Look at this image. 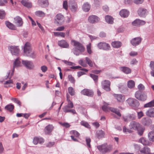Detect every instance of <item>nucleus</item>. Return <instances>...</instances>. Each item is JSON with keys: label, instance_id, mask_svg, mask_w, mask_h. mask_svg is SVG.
<instances>
[{"label": "nucleus", "instance_id": "49530a36", "mask_svg": "<svg viewBox=\"0 0 154 154\" xmlns=\"http://www.w3.org/2000/svg\"><path fill=\"white\" fill-rule=\"evenodd\" d=\"M68 90L69 94L71 96H74L75 94V91L74 88L70 87L68 88Z\"/></svg>", "mask_w": 154, "mask_h": 154}, {"label": "nucleus", "instance_id": "ddd939ff", "mask_svg": "<svg viewBox=\"0 0 154 154\" xmlns=\"http://www.w3.org/2000/svg\"><path fill=\"white\" fill-rule=\"evenodd\" d=\"M110 81L108 80H105L102 82L103 88L107 91H109L110 90Z\"/></svg>", "mask_w": 154, "mask_h": 154}, {"label": "nucleus", "instance_id": "a211bd4d", "mask_svg": "<svg viewBox=\"0 0 154 154\" xmlns=\"http://www.w3.org/2000/svg\"><path fill=\"white\" fill-rule=\"evenodd\" d=\"M114 96L117 101L119 102L123 103L125 100V97L123 95L115 94H114Z\"/></svg>", "mask_w": 154, "mask_h": 154}, {"label": "nucleus", "instance_id": "052dcab7", "mask_svg": "<svg viewBox=\"0 0 154 154\" xmlns=\"http://www.w3.org/2000/svg\"><path fill=\"white\" fill-rule=\"evenodd\" d=\"M5 13L4 11L0 10V18L2 19L5 17Z\"/></svg>", "mask_w": 154, "mask_h": 154}, {"label": "nucleus", "instance_id": "bb28decb", "mask_svg": "<svg viewBox=\"0 0 154 154\" xmlns=\"http://www.w3.org/2000/svg\"><path fill=\"white\" fill-rule=\"evenodd\" d=\"M109 110L111 112L115 113L118 116L121 117V114L120 113L119 109L117 108H115L113 107H109Z\"/></svg>", "mask_w": 154, "mask_h": 154}, {"label": "nucleus", "instance_id": "4468645a", "mask_svg": "<svg viewBox=\"0 0 154 154\" xmlns=\"http://www.w3.org/2000/svg\"><path fill=\"white\" fill-rule=\"evenodd\" d=\"M22 63L27 68L31 69L34 67V65L31 61L28 60H22Z\"/></svg>", "mask_w": 154, "mask_h": 154}, {"label": "nucleus", "instance_id": "6e6d98bb", "mask_svg": "<svg viewBox=\"0 0 154 154\" xmlns=\"http://www.w3.org/2000/svg\"><path fill=\"white\" fill-rule=\"evenodd\" d=\"M68 78L69 80L72 83L74 84L75 80V78L73 77L72 75H69L68 76Z\"/></svg>", "mask_w": 154, "mask_h": 154}, {"label": "nucleus", "instance_id": "864d4df0", "mask_svg": "<svg viewBox=\"0 0 154 154\" xmlns=\"http://www.w3.org/2000/svg\"><path fill=\"white\" fill-rule=\"evenodd\" d=\"M91 43H89L86 46L87 51L89 54H91L92 53V51L91 50Z\"/></svg>", "mask_w": 154, "mask_h": 154}, {"label": "nucleus", "instance_id": "4d7b16f0", "mask_svg": "<svg viewBox=\"0 0 154 154\" xmlns=\"http://www.w3.org/2000/svg\"><path fill=\"white\" fill-rule=\"evenodd\" d=\"M78 63L79 64L84 67H86L87 66V63L83 61V59L80 60L78 61Z\"/></svg>", "mask_w": 154, "mask_h": 154}, {"label": "nucleus", "instance_id": "7ed1b4c3", "mask_svg": "<svg viewBox=\"0 0 154 154\" xmlns=\"http://www.w3.org/2000/svg\"><path fill=\"white\" fill-rule=\"evenodd\" d=\"M135 97L137 99L141 101L146 100L147 97L146 93L140 91H137L136 92Z\"/></svg>", "mask_w": 154, "mask_h": 154}, {"label": "nucleus", "instance_id": "2eb2a0df", "mask_svg": "<svg viewBox=\"0 0 154 154\" xmlns=\"http://www.w3.org/2000/svg\"><path fill=\"white\" fill-rule=\"evenodd\" d=\"M31 51V48L30 43L27 42L25 45L24 48V52L26 55L28 56Z\"/></svg>", "mask_w": 154, "mask_h": 154}, {"label": "nucleus", "instance_id": "680f3d73", "mask_svg": "<svg viewBox=\"0 0 154 154\" xmlns=\"http://www.w3.org/2000/svg\"><path fill=\"white\" fill-rule=\"evenodd\" d=\"M60 124L62 126L65 127L66 128H68L70 126V125L68 123L66 122H60Z\"/></svg>", "mask_w": 154, "mask_h": 154}, {"label": "nucleus", "instance_id": "1a4fd4ad", "mask_svg": "<svg viewBox=\"0 0 154 154\" xmlns=\"http://www.w3.org/2000/svg\"><path fill=\"white\" fill-rule=\"evenodd\" d=\"M97 46L100 49L105 51L109 50L111 48L110 45L105 42H100L98 44Z\"/></svg>", "mask_w": 154, "mask_h": 154}, {"label": "nucleus", "instance_id": "c756f323", "mask_svg": "<svg viewBox=\"0 0 154 154\" xmlns=\"http://www.w3.org/2000/svg\"><path fill=\"white\" fill-rule=\"evenodd\" d=\"M129 14V12L127 10L123 9L121 10L120 12V15L122 17H127Z\"/></svg>", "mask_w": 154, "mask_h": 154}, {"label": "nucleus", "instance_id": "58836bf2", "mask_svg": "<svg viewBox=\"0 0 154 154\" xmlns=\"http://www.w3.org/2000/svg\"><path fill=\"white\" fill-rule=\"evenodd\" d=\"M154 106V100L150 102L145 104L144 106V107H149Z\"/></svg>", "mask_w": 154, "mask_h": 154}, {"label": "nucleus", "instance_id": "b1692460", "mask_svg": "<svg viewBox=\"0 0 154 154\" xmlns=\"http://www.w3.org/2000/svg\"><path fill=\"white\" fill-rule=\"evenodd\" d=\"M54 127L52 125H49L46 126L45 128L44 131L45 134H50L53 130Z\"/></svg>", "mask_w": 154, "mask_h": 154}, {"label": "nucleus", "instance_id": "c9c22d12", "mask_svg": "<svg viewBox=\"0 0 154 154\" xmlns=\"http://www.w3.org/2000/svg\"><path fill=\"white\" fill-rule=\"evenodd\" d=\"M5 23L6 26L9 29L12 30L16 29V27L15 26L11 23L8 21H6Z\"/></svg>", "mask_w": 154, "mask_h": 154}, {"label": "nucleus", "instance_id": "37998d69", "mask_svg": "<svg viewBox=\"0 0 154 154\" xmlns=\"http://www.w3.org/2000/svg\"><path fill=\"white\" fill-rule=\"evenodd\" d=\"M85 60L87 63L88 65L91 67H93V62L88 57H85Z\"/></svg>", "mask_w": 154, "mask_h": 154}, {"label": "nucleus", "instance_id": "f257e3e1", "mask_svg": "<svg viewBox=\"0 0 154 154\" xmlns=\"http://www.w3.org/2000/svg\"><path fill=\"white\" fill-rule=\"evenodd\" d=\"M141 125L138 122L136 121H132L130 124L129 127L130 130L127 129L125 127L123 128V131L124 132H128L131 133L132 132L131 130H136L140 127Z\"/></svg>", "mask_w": 154, "mask_h": 154}, {"label": "nucleus", "instance_id": "0eeeda50", "mask_svg": "<svg viewBox=\"0 0 154 154\" xmlns=\"http://www.w3.org/2000/svg\"><path fill=\"white\" fill-rule=\"evenodd\" d=\"M65 20L64 16L61 14H57L56 16L55 19V23L59 25L63 24Z\"/></svg>", "mask_w": 154, "mask_h": 154}, {"label": "nucleus", "instance_id": "393cba45", "mask_svg": "<svg viewBox=\"0 0 154 154\" xmlns=\"http://www.w3.org/2000/svg\"><path fill=\"white\" fill-rule=\"evenodd\" d=\"M146 115L150 117H154V108H151L147 110L146 112Z\"/></svg>", "mask_w": 154, "mask_h": 154}, {"label": "nucleus", "instance_id": "a18cd8bd", "mask_svg": "<svg viewBox=\"0 0 154 154\" xmlns=\"http://www.w3.org/2000/svg\"><path fill=\"white\" fill-rule=\"evenodd\" d=\"M148 137L150 140L154 141V131H151L148 134Z\"/></svg>", "mask_w": 154, "mask_h": 154}, {"label": "nucleus", "instance_id": "f8f14e48", "mask_svg": "<svg viewBox=\"0 0 154 154\" xmlns=\"http://www.w3.org/2000/svg\"><path fill=\"white\" fill-rule=\"evenodd\" d=\"M81 93L83 95L89 97H92L94 95V92L92 90L87 88L82 90Z\"/></svg>", "mask_w": 154, "mask_h": 154}, {"label": "nucleus", "instance_id": "cd10ccee", "mask_svg": "<svg viewBox=\"0 0 154 154\" xmlns=\"http://www.w3.org/2000/svg\"><path fill=\"white\" fill-rule=\"evenodd\" d=\"M109 110L111 112L115 113L118 116L121 117V114L120 113L119 109L117 108H115L113 107H109Z\"/></svg>", "mask_w": 154, "mask_h": 154}, {"label": "nucleus", "instance_id": "69168bd1", "mask_svg": "<svg viewBox=\"0 0 154 154\" xmlns=\"http://www.w3.org/2000/svg\"><path fill=\"white\" fill-rule=\"evenodd\" d=\"M12 100L15 103H17L19 106H21V103L18 99L15 98H12Z\"/></svg>", "mask_w": 154, "mask_h": 154}, {"label": "nucleus", "instance_id": "a878e982", "mask_svg": "<svg viewBox=\"0 0 154 154\" xmlns=\"http://www.w3.org/2000/svg\"><path fill=\"white\" fill-rule=\"evenodd\" d=\"M139 142L142 143L144 145L149 146L151 144V143L146 140V139L144 137L140 138L139 140Z\"/></svg>", "mask_w": 154, "mask_h": 154}, {"label": "nucleus", "instance_id": "f3484780", "mask_svg": "<svg viewBox=\"0 0 154 154\" xmlns=\"http://www.w3.org/2000/svg\"><path fill=\"white\" fill-rule=\"evenodd\" d=\"M58 44L59 46L64 48H68L69 45L68 42L64 40H62L58 41Z\"/></svg>", "mask_w": 154, "mask_h": 154}, {"label": "nucleus", "instance_id": "f03ea898", "mask_svg": "<svg viewBox=\"0 0 154 154\" xmlns=\"http://www.w3.org/2000/svg\"><path fill=\"white\" fill-rule=\"evenodd\" d=\"M97 148L103 154L110 152L112 150V146L108 145L107 144H104L97 146Z\"/></svg>", "mask_w": 154, "mask_h": 154}, {"label": "nucleus", "instance_id": "e2e57ef3", "mask_svg": "<svg viewBox=\"0 0 154 154\" xmlns=\"http://www.w3.org/2000/svg\"><path fill=\"white\" fill-rule=\"evenodd\" d=\"M86 142L87 146L88 147L90 148L91 147V146L90 143L91 142V139L89 137H86Z\"/></svg>", "mask_w": 154, "mask_h": 154}, {"label": "nucleus", "instance_id": "de8ad7c7", "mask_svg": "<svg viewBox=\"0 0 154 154\" xmlns=\"http://www.w3.org/2000/svg\"><path fill=\"white\" fill-rule=\"evenodd\" d=\"M54 35L56 36H61L63 38L65 37V33L63 32H54Z\"/></svg>", "mask_w": 154, "mask_h": 154}, {"label": "nucleus", "instance_id": "3c124183", "mask_svg": "<svg viewBox=\"0 0 154 154\" xmlns=\"http://www.w3.org/2000/svg\"><path fill=\"white\" fill-rule=\"evenodd\" d=\"M141 123L144 126L147 125H148V122L147 118L146 117L143 118L141 120Z\"/></svg>", "mask_w": 154, "mask_h": 154}, {"label": "nucleus", "instance_id": "5fc2aeb1", "mask_svg": "<svg viewBox=\"0 0 154 154\" xmlns=\"http://www.w3.org/2000/svg\"><path fill=\"white\" fill-rule=\"evenodd\" d=\"M81 124L85 127L90 128H91L90 126L88 124V123L84 121H82L80 123Z\"/></svg>", "mask_w": 154, "mask_h": 154}, {"label": "nucleus", "instance_id": "603ef678", "mask_svg": "<svg viewBox=\"0 0 154 154\" xmlns=\"http://www.w3.org/2000/svg\"><path fill=\"white\" fill-rule=\"evenodd\" d=\"M144 115L143 112L142 111H138L137 112V119H140Z\"/></svg>", "mask_w": 154, "mask_h": 154}, {"label": "nucleus", "instance_id": "7c9ffc66", "mask_svg": "<svg viewBox=\"0 0 154 154\" xmlns=\"http://www.w3.org/2000/svg\"><path fill=\"white\" fill-rule=\"evenodd\" d=\"M120 70L125 73L128 74L131 72V69L128 67H122L120 68Z\"/></svg>", "mask_w": 154, "mask_h": 154}, {"label": "nucleus", "instance_id": "f704fd0d", "mask_svg": "<svg viewBox=\"0 0 154 154\" xmlns=\"http://www.w3.org/2000/svg\"><path fill=\"white\" fill-rule=\"evenodd\" d=\"M112 46L115 48H119L122 45L121 43L119 41H114L111 43Z\"/></svg>", "mask_w": 154, "mask_h": 154}, {"label": "nucleus", "instance_id": "423d86ee", "mask_svg": "<svg viewBox=\"0 0 154 154\" xmlns=\"http://www.w3.org/2000/svg\"><path fill=\"white\" fill-rule=\"evenodd\" d=\"M126 102L130 106L133 107H137L139 106V102L136 99L132 98H128Z\"/></svg>", "mask_w": 154, "mask_h": 154}, {"label": "nucleus", "instance_id": "bf43d9fd", "mask_svg": "<svg viewBox=\"0 0 154 154\" xmlns=\"http://www.w3.org/2000/svg\"><path fill=\"white\" fill-rule=\"evenodd\" d=\"M90 76L96 82L97 81L98 79V76L97 75L94 74H90Z\"/></svg>", "mask_w": 154, "mask_h": 154}, {"label": "nucleus", "instance_id": "39448f33", "mask_svg": "<svg viewBox=\"0 0 154 154\" xmlns=\"http://www.w3.org/2000/svg\"><path fill=\"white\" fill-rule=\"evenodd\" d=\"M73 107V104L72 102H68V104L65 106L63 108V111L65 112H70L73 114L76 113L74 109H70Z\"/></svg>", "mask_w": 154, "mask_h": 154}, {"label": "nucleus", "instance_id": "e433bc0d", "mask_svg": "<svg viewBox=\"0 0 154 154\" xmlns=\"http://www.w3.org/2000/svg\"><path fill=\"white\" fill-rule=\"evenodd\" d=\"M82 8L85 11L88 12L90 9V6L88 3H85L83 5Z\"/></svg>", "mask_w": 154, "mask_h": 154}, {"label": "nucleus", "instance_id": "20e7f679", "mask_svg": "<svg viewBox=\"0 0 154 154\" xmlns=\"http://www.w3.org/2000/svg\"><path fill=\"white\" fill-rule=\"evenodd\" d=\"M71 44L79 50L80 52H83L85 48L82 44L75 40H72L71 41Z\"/></svg>", "mask_w": 154, "mask_h": 154}, {"label": "nucleus", "instance_id": "09e8293b", "mask_svg": "<svg viewBox=\"0 0 154 154\" xmlns=\"http://www.w3.org/2000/svg\"><path fill=\"white\" fill-rule=\"evenodd\" d=\"M109 105L108 103H105L102 106V109L103 110L106 112H107L109 111V108L110 107H108L107 106Z\"/></svg>", "mask_w": 154, "mask_h": 154}, {"label": "nucleus", "instance_id": "412c9836", "mask_svg": "<svg viewBox=\"0 0 154 154\" xmlns=\"http://www.w3.org/2000/svg\"><path fill=\"white\" fill-rule=\"evenodd\" d=\"M145 23L146 22L145 21L139 19H136L132 22V24L133 26H140L144 25Z\"/></svg>", "mask_w": 154, "mask_h": 154}, {"label": "nucleus", "instance_id": "dca6fc26", "mask_svg": "<svg viewBox=\"0 0 154 154\" xmlns=\"http://www.w3.org/2000/svg\"><path fill=\"white\" fill-rule=\"evenodd\" d=\"M142 41V38L140 37L134 38L131 41V44L134 46H136L139 45Z\"/></svg>", "mask_w": 154, "mask_h": 154}, {"label": "nucleus", "instance_id": "72a5a7b5", "mask_svg": "<svg viewBox=\"0 0 154 154\" xmlns=\"http://www.w3.org/2000/svg\"><path fill=\"white\" fill-rule=\"evenodd\" d=\"M21 3L23 5L27 8H31L32 6V3L28 1L22 0L21 1Z\"/></svg>", "mask_w": 154, "mask_h": 154}, {"label": "nucleus", "instance_id": "4be33fe9", "mask_svg": "<svg viewBox=\"0 0 154 154\" xmlns=\"http://www.w3.org/2000/svg\"><path fill=\"white\" fill-rule=\"evenodd\" d=\"M33 142L35 145L38 143H42L44 142V139L41 137H35L33 139Z\"/></svg>", "mask_w": 154, "mask_h": 154}, {"label": "nucleus", "instance_id": "9b49d317", "mask_svg": "<svg viewBox=\"0 0 154 154\" xmlns=\"http://www.w3.org/2000/svg\"><path fill=\"white\" fill-rule=\"evenodd\" d=\"M8 49L13 55H17L18 54L19 50L18 47L11 46L8 48Z\"/></svg>", "mask_w": 154, "mask_h": 154}, {"label": "nucleus", "instance_id": "0e129e2a", "mask_svg": "<svg viewBox=\"0 0 154 154\" xmlns=\"http://www.w3.org/2000/svg\"><path fill=\"white\" fill-rule=\"evenodd\" d=\"M63 8L67 10L68 8V2L67 1H64L63 3Z\"/></svg>", "mask_w": 154, "mask_h": 154}, {"label": "nucleus", "instance_id": "79ce46f5", "mask_svg": "<svg viewBox=\"0 0 154 154\" xmlns=\"http://www.w3.org/2000/svg\"><path fill=\"white\" fill-rule=\"evenodd\" d=\"M35 14L36 15L40 17H44L45 15V14L44 12L40 11H36Z\"/></svg>", "mask_w": 154, "mask_h": 154}, {"label": "nucleus", "instance_id": "2f4dec72", "mask_svg": "<svg viewBox=\"0 0 154 154\" xmlns=\"http://www.w3.org/2000/svg\"><path fill=\"white\" fill-rule=\"evenodd\" d=\"M124 120L125 122L134 119V116L133 114H130L128 116L123 117Z\"/></svg>", "mask_w": 154, "mask_h": 154}, {"label": "nucleus", "instance_id": "9d476101", "mask_svg": "<svg viewBox=\"0 0 154 154\" xmlns=\"http://www.w3.org/2000/svg\"><path fill=\"white\" fill-rule=\"evenodd\" d=\"M100 18L97 16L94 15H90L88 18V22L91 23H97L100 21Z\"/></svg>", "mask_w": 154, "mask_h": 154}, {"label": "nucleus", "instance_id": "338daca9", "mask_svg": "<svg viewBox=\"0 0 154 154\" xmlns=\"http://www.w3.org/2000/svg\"><path fill=\"white\" fill-rule=\"evenodd\" d=\"M55 144L54 142H49L46 144V146L48 147H52Z\"/></svg>", "mask_w": 154, "mask_h": 154}, {"label": "nucleus", "instance_id": "6e6552de", "mask_svg": "<svg viewBox=\"0 0 154 154\" xmlns=\"http://www.w3.org/2000/svg\"><path fill=\"white\" fill-rule=\"evenodd\" d=\"M20 62L19 60L18 59H17L14 62V66H13V69L11 70V72H10L8 73V76L5 79H7L8 78H11L12 76L13 75L14 70V68L16 67H18L20 66Z\"/></svg>", "mask_w": 154, "mask_h": 154}, {"label": "nucleus", "instance_id": "5701e85b", "mask_svg": "<svg viewBox=\"0 0 154 154\" xmlns=\"http://www.w3.org/2000/svg\"><path fill=\"white\" fill-rule=\"evenodd\" d=\"M147 11L145 9L140 8L138 11V14L140 17H144L145 15L147 14Z\"/></svg>", "mask_w": 154, "mask_h": 154}, {"label": "nucleus", "instance_id": "13d9d810", "mask_svg": "<svg viewBox=\"0 0 154 154\" xmlns=\"http://www.w3.org/2000/svg\"><path fill=\"white\" fill-rule=\"evenodd\" d=\"M138 89L139 90L138 91H143L145 90V87L144 85L142 84H140L137 86Z\"/></svg>", "mask_w": 154, "mask_h": 154}, {"label": "nucleus", "instance_id": "4c0bfd02", "mask_svg": "<svg viewBox=\"0 0 154 154\" xmlns=\"http://www.w3.org/2000/svg\"><path fill=\"white\" fill-rule=\"evenodd\" d=\"M105 20L106 21L109 23H112L113 22V19L109 15L106 16L105 17Z\"/></svg>", "mask_w": 154, "mask_h": 154}, {"label": "nucleus", "instance_id": "6ab92c4d", "mask_svg": "<svg viewBox=\"0 0 154 154\" xmlns=\"http://www.w3.org/2000/svg\"><path fill=\"white\" fill-rule=\"evenodd\" d=\"M14 23L16 26L20 27L22 26L23 21L22 19L19 16H17L14 18Z\"/></svg>", "mask_w": 154, "mask_h": 154}, {"label": "nucleus", "instance_id": "c03bdc74", "mask_svg": "<svg viewBox=\"0 0 154 154\" xmlns=\"http://www.w3.org/2000/svg\"><path fill=\"white\" fill-rule=\"evenodd\" d=\"M70 134L75 136V137H79L80 136V134L79 133L75 130H72L70 131Z\"/></svg>", "mask_w": 154, "mask_h": 154}, {"label": "nucleus", "instance_id": "ea45409f", "mask_svg": "<svg viewBox=\"0 0 154 154\" xmlns=\"http://www.w3.org/2000/svg\"><path fill=\"white\" fill-rule=\"evenodd\" d=\"M135 83L132 80L129 81L128 82V88H132L134 87Z\"/></svg>", "mask_w": 154, "mask_h": 154}, {"label": "nucleus", "instance_id": "c85d7f7f", "mask_svg": "<svg viewBox=\"0 0 154 154\" xmlns=\"http://www.w3.org/2000/svg\"><path fill=\"white\" fill-rule=\"evenodd\" d=\"M104 132L102 130H98L96 132V136L98 138L100 139L104 137Z\"/></svg>", "mask_w": 154, "mask_h": 154}, {"label": "nucleus", "instance_id": "a19ab883", "mask_svg": "<svg viewBox=\"0 0 154 154\" xmlns=\"http://www.w3.org/2000/svg\"><path fill=\"white\" fill-rule=\"evenodd\" d=\"M14 108V105L12 104H9L7 105L5 107V109L10 112H11L13 111Z\"/></svg>", "mask_w": 154, "mask_h": 154}, {"label": "nucleus", "instance_id": "8fccbe9b", "mask_svg": "<svg viewBox=\"0 0 154 154\" xmlns=\"http://www.w3.org/2000/svg\"><path fill=\"white\" fill-rule=\"evenodd\" d=\"M144 130L145 128L142 127L141 125L140 127L139 128L136 130L137 131L138 134L141 136L143 134Z\"/></svg>", "mask_w": 154, "mask_h": 154}, {"label": "nucleus", "instance_id": "774afa93", "mask_svg": "<svg viewBox=\"0 0 154 154\" xmlns=\"http://www.w3.org/2000/svg\"><path fill=\"white\" fill-rule=\"evenodd\" d=\"M144 0H134V2L136 4H142Z\"/></svg>", "mask_w": 154, "mask_h": 154}, {"label": "nucleus", "instance_id": "aec40b11", "mask_svg": "<svg viewBox=\"0 0 154 154\" xmlns=\"http://www.w3.org/2000/svg\"><path fill=\"white\" fill-rule=\"evenodd\" d=\"M38 4L42 8L47 7L49 5L48 0H38Z\"/></svg>", "mask_w": 154, "mask_h": 154}, {"label": "nucleus", "instance_id": "473e14b6", "mask_svg": "<svg viewBox=\"0 0 154 154\" xmlns=\"http://www.w3.org/2000/svg\"><path fill=\"white\" fill-rule=\"evenodd\" d=\"M69 6L71 11L73 12L75 11L77 9V5L75 3L72 4L69 3Z\"/></svg>", "mask_w": 154, "mask_h": 154}]
</instances>
